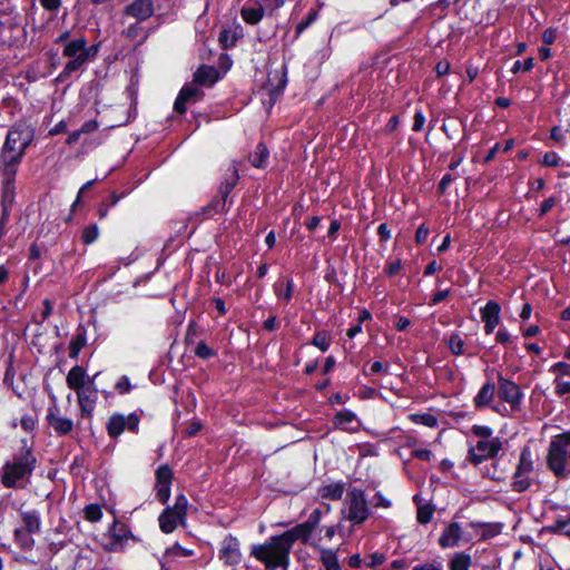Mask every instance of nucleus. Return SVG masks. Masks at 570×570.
<instances>
[{
	"label": "nucleus",
	"mask_w": 570,
	"mask_h": 570,
	"mask_svg": "<svg viewBox=\"0 0 570 570\" xmlns=\"http://www.w3.org/2000/svg\"><path fill=\"white\" fill-rule=\"evenodd\" d=\"M295 541L297 539L287 530L279 535L272 537L263 544L253 546L250 554L263 562L267 569L287 568L289 552Z\"/></svg>",
	"instance_id": "nucleus-1"
},
{
	"label": "nucleus",
	"mask_w": 570,
	"mask_h": 570,
	"mask_svg": "<svg viewBox=\"0 0 570 570\" xmlns=\"http://www.w3.org/2000/svg\"><path fill=\"white\" fill-rule=\"evenodd\" d=\"M36 458L29 449H22L12 461L2 466L1 481L7 488L20 487L27 481L36 468Z\"/></svg>",
	"instance_id": "nucleus-2"
},
{
	"label": "nucleus",
	"mask_w": 570,
	"mask_h": 570,
	"mask_svg": "<svg viewBox=\"0 0 570 570\" xmlns=\"http://www.w3.org/2000/svg\"><path fill=\"white\" fill-rule=\"evenodd\" d=\"M547 465L557 478L566 479L570 475V430L550 441Z\"/></svg>",
	"instance_id": "nucleus-3"
},
{
	"label": "nucleus",
	"mask_w": 570,
	"mask_h": 570,
	"mask_svg": "<svg viewBox=\"0 0 570 570\" xmlns=\"http://www.w3.org/2000/svg\"><path fill=\"white\" fill-rule=\"evenodd\" d=\"M96 52L97 49L95 47H88L83 38L68 41L63 47L62 55L69 58V61L66 63L61 76L68 77L79 70Z\"/></svg>",
	"instance_id": "nucleus-4"
},
{
	"label": "nucleus",
	"mask_w": 570,
	"mask_h": 570,
	"mask_svg": "<svg viewBox=\"0 0 570 570\" xmlns=\"http://www.w3.org/2000/svg\"><path fill=\"white\" fill-rule=\"evenodd\" d=\"M342 515L353 525L363 524L371 514V508L363 490L351 489L344 499Z\"/></svg>",
	"instance_id": "nucleus-5"
},
{
	"label": "nucleus",
	"mask_w": 570,
	"mask_h": 570,
	"mask_svg": "<svg viewBox=\"0 0 570 570\" xmlns=\"http://www.w3.org/2000/svg\"><path fill=\"white\" fill-rule=\"evenodd\" d=\"M188 500L184 494L175 498L174 505L167 507L158 517L159 528L164 533H171L178 525H186Z\"/></svg>",
	"instance_id": "nucleus-6"
},
{
	"label": "nucleus",
	"mask_w": 570,
	"mask_h": 570,
	"mask_svg": "<svg viewBox=\"0 0 570 570\" xmlns=\"http://www.w3.org/2000/svg\"><path fill=\"white\" fill-rule=\"evenodd\" d=\"M32 138L33 134L29 127L21 125L14 126L8 131L1 149L23 157Z\"/></svg>",
	"instance_id": "nucleus-7"
},
{
	"label": "nucleus",
	"mask_w": 570,
	"mask_h": 570,
	"mask_svg": "<svg viewBox=\"0 0 570 570\" xmlns=\"http://www.w3.org/2000/svg\"><path fill=\"white\" fill-rule=\"evenodd\" d=\"M500 449L501 442L498 438L482 439L469 449V458L473 463L479 464L497 455Z\"/></svg>",
	"instance_id": "nucleus-8"
},
{
	"label": "nucleus",
	"mask_w": 570,
	"mask_h": 570,
	"mask_svg": "<svg viewBox=\"0 0 570 570\" xmlns=\"http://www.w3.org/2000/svg\"><path fill=\"white\" fill-rule=\"evenodd\" d=\"M498 393L503 402H507L512 410H520L523 393L520 386L511 380L498 376Z\"/></svg>",
	"instance_id": "nucleus-9"
},
{
	"label": "nucleus",
	"mask_w": 570,
	"mask_h": 570,
	"mask_svg": "<svg viewBox=\"0 0 570 570\" xmlns=\"http://www.w3.org/2000/svg\"><path fill=\"white\" fill-rule=\"evenodd\" d=\"M139 424V417L137 414L131 413L129 415L124 414H112L107 423V432L109 436L117 438L126 429L132 432H137Z\"/></svg>",
	"instance_id": "nucleus-10"
},
{
	"label": "nucleus",
	"mask_w": 570,
	"mask_h": 570,
	"mask_svg": "<svg viewBox=\"0 0 570 570\" xmlns=\"http://www.w3.org/2000/svg\"><path fill=\"white\" fill-rule=\"evenodd\" d=\"M76 394L81 416L90 419L98 399V391L94 380H89L87 387L77 391Z\"/></svg>",
	"instance_id": "nucleus-11"
},
{
	"label": "nucleus",
	"mask_w": 570,
	"mask_h": 570,
	"mask_svg": "<svg viewBox=\"0 0 570 570\" xmlns=\"http://www.w3.org/2000/svg\"><path fill=\"white\" fill-rule=\"evenodd\" d=\"M173 480V471L167 465H160L156 470V497L161 503H167L170 498V485Z\"/></svg>",
	"instance_id": "nucleus-12"
},
{
	"label": "nucleus",
	"mask_w": 570,
	"mask_h": 570,
	"mask_svg": "<svg viewBox=\"0 0 570 570\" xmlns=\"http://www.w3.org/2000/svg\"><path fill=\"white\" fill-rule=\"evenodd\" d=\"M322 514L323 512L321 509L313 510L305 522L293 527L292 529H289V531L294 534V537L297 540L304 543L308 542L313 531L317 528V525L321 522Z\"/></svg>",
	"instance_id": "nucleus-13"
},
{
	"label": "nucleus",
	"mask_w": 570,
	"mask_h": 570,
	"mask_svg": "<svg viewBox=\"0 0 570 570\" xmlns=\"http://www.w3.org/2000/svg\"><path fill=\"white\" fill-rule=\"evenodd\" d=\"M219 559L228 566H236L240 562L242 552L236 538L232 535L224 538L219 548Z\"/></svg>",
	"instance_id": "nucleus-14"
},
{
	"label": "nucleus",
	"mask_w": 570,
	"mask_h": 570,
	"mask_svg": "<svg viewBox=\"0 0 570 570\" xmlns=\"http://www.w3.org/2000/svg\"><path fill=\"white\" fill-rule=\"evenodd\" d=\"M500 305L494 301H489L481 309V320L484 323V331L491 334L500 323Z\"/></svg>",
	"instance_id": "nucleus-15"
},
{
	"label": "nucleus",
	"mask_w": 570,
	"mask_h": 570,
	"mask_svg": "<svg viewBox=\"0 0 570 570\" xmlns=\"http://www.w3.org/2000/svg\"><path fill=\"white\" fill-rule=\"evenodd\" d=\"M47 421L58 435H66L72 431V420L61 416L59 409L55 405L48 409Z\"/></svg>",
	"instance_id": "nucleus-16"
},
{
	"label": "nucleus",
	"mask_w": 570,
	"mask_h": 570,
	"mask_svg": "<svg viewBox=\"0 0 570 570\" xmlns=\"http://www.w3.org/2000/svg\"><path fill=\"white\" fill-rule=\"evenodd\" d=\"M124 13L137 20H146L154 13V2L153 0H135L125 8Z\"/></svg>",
	"instance_id": "nucleus-17"
},
{
	"label": "nucleus",
	"mask_w": 570,
	"mask_h": 570,
	"mask_svg": "<svg viewBox=\"0 0 570 570\" xmlns=\"http://www.w3.org/2000/svg\"><path fill=\"white\" fill-rule=\"evenodd\" d=\"M14 177L16 176H2V185H1V204L3 208V214L0 220V227L4 224L8 216V208L13 203L16 187H14Z\"/></svg>",
	"instance_id": "nucleus-18"
},
{
	"label": "nucleus",
	"mask_w": 570,
	"mask_h": 570,
	"mask_svg": "<svg viewBox=\"0 0 570 570\" xmlns=\"http://www.w3.org/2000/svg\"><path fill=\"white\" fill-rule=\"evenodd\" d=\"M110 541L107 549L110 551H119L124 548V542L129 538V530L126 524L114 522L109 529Z\"/></svg>",
	"instance_id": "nucleus-19"
},
{
	"label": "nucleus",
	"mask_w": 570,
	"mask_h": 570,
	"mask_svg": "<svg viewBox=\"0 0 570 570\" xmlns=\"http://www.w3.org/2000/svg\"><path fill=\"white\" fill-rule=\"evenodd\" d=\"M22 157L13 153L0 150V175L1 176H16L18 167Z\"/></svg>",
	"instance_id": "nucleus-20"
},
{
	"label": "nucleus",
	"mask_w": 570,
	"mask_h": 570,
	"mask_svg": "<svg viewBox=\"0 0 570 570\" xmlns=\"http://www.w3.org/2000/svg\"><path fill=\"white\" fill-rule=\"evenodd\" d=\"M87 374L83 367L81 366H73L70 368V371L67 374L66 383L67 386L75 392L80 391L88 385Z\"/></svg>",
	"instance_id": "nucleus-21"
},
{
	"label": "nucleus",
	"mask_w": 570,
	"mask_h": 570,
	"mask_svg": "<svg viewBox=\"0 0 570 570\" xmlns=\"http://www.w3.org/2000/svg\"><path fill=\"white\" fill-rule=\"evenodd\" d=\"M495 395V385L494 383L487 382L484 383L476 395L473 399V405L476 410H483L489 407Z\"/></svg>",
	"instance_id": "nucleus-22"
},
{
	"label": "nucleus",
	"mask_w": 570,
	"mask_h": 570,
	"mask_svg": "<svg viewBox=\"0 0 570 570\" xmlns=\"http://www.w3.org/2000/svg\"><path fill=\"white\" fill-rule=\"evenodd\" d=\"M200 96V90L196 87L185 86L181 88L178 97L175 100L174 108L177 112L183 114L186 111V102L196 101Z\"/></svg>",
	"instance_id": "nucleus-23"
},
{
	"label": "nucleus",
	"mask_w": 570,
	"mask_h": 570,
	"mask_svg": "<svg viewBox=\"0 0 570 570\" xmlns=\"http://www.w3.org/2000/svg\"><path fill=\"white\" fill-rule=\"evenodd\" d=\"M461 527L456 522L450 523L441 534L439 543L442 548L455 547L461 539Z\"/></svg>",
	"instance_id": "nucleus-24"
},
{
	"label": "nucleus",
	"mask_w": 570,
	"mask_h": 570,
	"mask_svg": "<svg viewBox=\"0 0 570 570\" xmlns=\"http://www.w3.org/2000/svg\"><path fill=\"white\" fill-rule=\"evenodd\" d=\"M355 422L356 415L348 410L337 412L334 417L335 428L347 432H355L357 430V426L354 425Z\"/></svg>",
	"instance_id": "nucleus-25"
},
{
	"label": "nucleus",
	"mask_w": 570,
	"mask_h": 570,
	"mask_svg": "<svg viewBox=\"0 0 570 570\" xmlns=\"http://www.w3.org/2000/svg\"><path fill=\"white\" fill-rule=\"evenodd\" d=\"M218 80V72L214 67L202 66L194 73V81L203 86H212Z\"/></svg>",
	"instance_id": "nucleus-26"
},
{
	"label": "nucleus",
	"mask_w": 570,
	"mask_h": 570,
	"mask_svg": "<svg viewBox=\"0 0 570 570\" xmlns=\"http://www.w3.org/2000/svg\"><path fill=\"white\" fill-rule=\"evenodd\" d=\"M345 491L343 482H334L320 488L318 493L324 499L340 500Z\"/></svg>",
	"instance_id": "nucleus-27"
},
{
	"label": "nucleus",
	"mask_w": 570,
	"mask_h": 570,
	"mask_svg": "<svg viewBox=\"0 0 570 570\" xmlns=\"http://www.w3.org/2000/svg\"><path fill=\"white\" fill-rule=\"evenodd\" d=\"M23 527L21 529L29 532H38L40 530V515L35 510L21 511Z\"/></svg>",
	"instance_id": "nucleus-28"
},
{
	"label": "nucleus",
	"mask_w": 570,
	"mask_h": 570,
	"mask_svg": "<svg viewBox=\"0 0 570 570\" xmlns=\"http://www.w3.org/2000/svg\"><path fill=\"white\" fill-rule=\"evenodd\" d=\"M320 559L325 570H341V566L334 550L321 549Z\"/></svg>",
	"instance_id": "nucleus-29"
},
{
	"label": "nucleus",
	"mask_w": 570,
	"mask_h": 570,
	"mask_svg": "<svg viewBox=\"0 0 570 570\" xmlns=\"http://www.w3.org/2000/svg\"><path fill=\"white\" fill-rule=\"evenodd\" d=\"M240 17L246 23L257 24L264 17L263 7H243L240 10Z\"/></svg>",
	"instance_id": "nucleus-30"
},
{
	"label": "nucleus",
	"mask_w": 570,
	"mask_h": 570,
	"mask_svg": "<svg viewBox=\"0 0 570 570\" xmlns=\"http://www.w3.org/2000/svg\"><path fill=\"white\" fill-rule=\"evenodd\" d=\"M533 471V461L531 459V452L529 449H523L520 454L519 463L515 472L520 475H530Z\"/></svg>",
	"instance_id": "nucleus-31"
},
{
	"label": "nucleus",
	"mask_w": 570,
	"mask_h": 570,
	"mask_svg": "<svg viewBox=\"0 0 570 570\" xmlns=\"http://www.w3.org/2000/svg\"><path fill=\"white\" fill-rule=\"evenodd\" d=\"M267 147L259 142L257 144L254 154L250 156V163L256 168H265L268 159Z\"/></svg>",
	"instance_id": "nucleus-32"
},
{
	"label": "nucleus",
	"mask_w": 570,
	"mask_h": 570,
	"mask_svg": "<svg viewBox=\"0 0 570 570\" xmlns=\"http://www.w3.org/2000/svg\"><path fill=\"white\" fill-rule=\"evenodd\" d=\"M194 556V551L181 547L179 543H175L165 551V558L168 561H176L180 558H188Z\"/></svg>",
	"instance_id": "nucleus-33"
},
{
	"label": "nucleus",
	"mask_w": 570,
	"mask_h": 570,
	"mask_svg": "<svg viewBox=\"0 0 570 570\" xmlns=\"http://www.w3.org/2000/svg\"><path fill=\"white\" fill-rule=\"evenodd\" d=\"M386 560V556L383 552H372L364 556V568L376 570Z\"/></svg>",
	"instance_id": "nucleus-34"
},
{
	"label": "nucleus",
	"mask_w": 570,
	"mask_h": 570,
	"mask_svg": "<svg viewBox=\"0 0 570 570\" xmlns=\"http://www.w3.org/2000/svg\"><path fill=\"white\" fill-rule=\"evenodd\" d=\"M294 292V282L288 278L285 284L277 283L275 284V293L278 298L289 302L292 299Z\"/></svg>",
	"instance_id": "nucleus-35"
},
{
	"label": "nucleus",
	"mask_w": 570,
	"mask_h": 570,
	"mask_svg": "<svg viewBox=\"0 0 570 570\" xmlns=\"http://www.w3.org/2000/svg\"><path fill=\"white\" fill-rule=\"evenodd\" d=\"M471 564V557L465 553H455L450 561V570H468Z\"/></svg>",
	"instance_id": "nucleus-36"
},
{
	"label": "nucleus",
	"mask_w": 570,
	"mask_h": 570,
	"mask_svg": "<svg viewBox=\"0 0 570 570\" xmlns=\"http://www.w3.org/2000/svg\"><path fill=\"white\" fill-rule=\"evenodd\" d=\"M448 346L454 355H462L464 352V341L458 333H452L449 336Z\"/></svg>",
	"instance_id": "nucleus-37"
},
{
	"label": "nucleus",
	"mask_w": 570,
	"mask_h": 570,
	"mask_svg": "<svg viewBox=\"0 0 570 570\" xmlns=\"http://www.w3.org/2000/svg\"><path fill=\"white\" fill-rule=\"evenodd\" d=\"M411 421L416 424H422L429 428H436L438 426V419L430 413H423V414H412L410 416Z\"/></svg>",
	"instance_id": "nucleus-38"
},
{
	"label": "nucleus",
	"mask_w": 570,
	"mask_h": 570,
	"mask_svg": "<svg viewBox=\"0 0 570 570\" xmlns=\"http://www.w3.org/2000/svg\"><path fill=\"white\" fill-rule=\"evenodd\" d=\"M33 532H29L23 529H17L16 530V540L19 543V546L23 549H30L33 546Z\"/></svg>",
	"instance_id": "nucleus-39"
},
{
	"label": "nucleus",
	"mask_w": 570,
	"mask_h": 570,
	"mask_svg": "<svg viewBox=\"0 0 570 570\" xmlns=\"http://www.w3.org/2000/svg\"><path fill=\"white\" fill-rule=\"evenodd\" d=\"M312 344L322 352H326L331 345V337L326 332H317L312 340Z\"/></svg>",
	"instance_id": "nucleus-40"
},
{
	"label": "nucleus",
	"mask_w": 570,
	"mask_h": 570,
	"mask_svg": "<svg viewBox=\"0 0 570 570\" xmlns=\"http://www.w3.org/2000/svg\"><path fill=\"white\" fill-rule=\"evenodd\" d=\"M237 179H238V173H237V168L234 166L233 170H232L230 178L227 179L226 181L222 183L220 188H219V191L223 195L224 200L226 199L228 194L232 191V189L235 187Z\"/></svg>",
	"instance_id": "nucleus-41"
},
{
	"label": "nucleus",
	"mask_w": 570,
	"mask_h": 570,
	"mask_svg": "<svg viewBox=\"0 0 570 570\" xmlns=\"http://www.w3.org/2000/svg\"><path fill=\"white\" fill-rule=\"evenodd\" d=\"M531 485V481L529 475H520L518 472H514L513 474V483L512 489L517 492H523L529 489Z\"/></svg>",
	"instance_id": "nucleus-42"
},
{
	"label": "nucleus",
	"mask_w": 570,
	"mask_h": 570,
	"mask_svg": "<svg viewBox=\"0 0 570 570\" xmlns=\"http://www.w3.org/2000/svg\"><path fill=\"white\" fill-rule=\"evenodd\" d=\"M85 518L88 521L97 522L101 519L102 512L99 505L97 504H90L85 508L83 510Z\"/></svg>",
	"instance_id": "nucleus-43"
},
{
	"label": "nucleus",
	"mask_w": 570,
	"mask_h": 570,
	"mask_svg": "<svg viewBox=\"0 0 570 570\" xmlns=\"http://www.w3.org/2000/svg\"><path fill=\"white\" fill-rule=\"evenodd\" d=\"M99 236V229L96 225H89L85 227L82 232V240L86 244L94 243Z\"/></svg>",
	"instance_id": "nucleus-44"
},
{
	"label": "nucleus",
	"mask_w": 570,
	"mask_h": 570,
	"mask_svg": "<svg viewBox=\"0 0 570 570\" xmlns=\"http://www.w3.org/2000/svg\"><path fill=\"white\" fill-rule=\"evenodd\" d=\"M83 345L85 338L82 336L79 335L72 340L69 345L70 357L76 358Z\"/></svg>",
	"instance_id": "nucleus-45"
},
{
	"label": "nucleus",
	"mask_w": 570,
	"mask_h": 570,
	"mask_svg": "<svg viewBox=\"0 0 570 570\" xmlns=\"http://www.w3.org/2000/svg\"><path fill=\"white\" fill-rule=\"evenodd\" d=\"M471 431L475 436L480 438V440L490 439L493 433L492 429L487 425H473Z\"/></svg>",
	"instance_id": "nucleus-46"
},
{
	"label": "nucleus",
	"mask_w": 570,
	"mask_h": 570,
	"mask_svg": "<svg viewBox=\"0 0 570 570\" xmlns=\"http://www.w3.org/2000/svg\"><path fill=\"white\" fill-rule=\"evenodd\" d=\"M556 394L558 396H563L566 394H570V382L560 380L559 376L554 380Z\"/></svg>",
	"instance_id": "nucleus-47"
},
{
	"label": "nucleus",
	"mask_w": 570,
	"mask_h": 570,
	"mask_svg": "<svg viewBox=\"0 0 570 570\" xmlns=\"http://www.w3.org/2000/svg\"><path fill=\"white\" fill-rule=\"evenodd\" d=\"M550 372L562 376H570V364L566 362H558L550 367Z\"/></svg>",
	"instance_id": "nucleus-48"
},
{
	"label": "nucleus",
	"mask_w": 570,
	"mask_h": 570,
	"mask_svg": "<svg viewBox=\"0 0 570 570\" xmlns=\"http://www.w3.org/2000/svg\"><path fill=\"white\" fill-rule=\"evenodd\" d=\"M433 511L429 507H420L417 509V521L422 524H426L432 519Z\"/></svg>",
	"instance_id": "nucleus-49"
},
{
	"label": "nucleus",
	"mask_w": 570,
	"mask_h": 570,
	"mask_svg": "<svg viewBox=\"0 0 570 570\" xmlns=\"http://www.w3.org/2000/svg\"><path fill=\"white\" fill-rule=\"evenodd\" d=\"M195 354L200 358H209L214 355L213 350L204 342L198 343Z\"/></svg>",
	"instance_id": "nucleus-50"
},
{
	"label": "nucleus",
	"mask_w": 570,
	"mask_h": 570,
	"mask_svg": "<svg viewBox=\"0 0 570 570\" xmlns=\"http://www.w3.org/2000/svg\"><path fill=\"white\" fill-rule=\"evenodd\" d=\"M392 502L390 499L385 498L381 492H377L374 497V507L376 508H390Z\"/></svg>",
	"instance_id": "nucleus-51"
},
{
	"label": "nucleus",
	"mask_w": 570,
	"mask_h": 570,
	"mask_svg": "<svg viewBox=\"0 0 570 570\" xmlns=\"http://www.w3.org/2000/svg\"><path fill=\"white\" fill-rule=\"evenodd\" d=\"M558 203V198L557 197H550L548 199H546L542 204H541V207H540V216H544L551 208H553Z\"/></svg>",
	"instance_id": "nucleus-52"
},
{
	"label": "nucleus",
	"mask_w": 570,
	"mask_h": 570,
	"mask_svg": "<svg viewBox=\"0 0 570 570\" xmlns=\"http://www.w3.org/2000/svg\"><path fill=\"white\" fill-rule=\"evenodd\" d=\"M560 158L553 151L547 153L542 158V164L546 166H558Z\"/></svg>",
	"instance_id": "nucleus-53"
},
{
	"label": "nucleus",
	"mask_w": 570,
	"mask_h": 570,
	"mask_svg": "<svg viewBox=\"0 0 570 570\" xmlns=\"http://www.w3.org/2000/svg\"><path fill=\"white\" fill-rule=\"evenodd\" d=\"M533 68V58H528L523 63L520 61H515L514 66L512 68L513 72H517L518 70L522 69L523 71H529Z\"/></svg>",
	"instance_id": "nucleus-54"
},
{
	"label": "nucleus",
	"mask_w": 570,
	"mask_h": 570,
	"mask_svg": "<svg viewBox=\"0 0 570 570\" xmlns=\"http://www.w3.org/2000/svg\"><path fill=\"white\" fill-rule=\"evenodd\" d=\"M130 387V382L127 376H122L116 384V390L121 394L128 393Z\"/></svg>",
	"instance_id": "nucleus-55"
},
{
	"label": "nucleus",
	"mask_w": 570,
	"mask_h": 570,
	"mask_svg": "<svg viewBox=\"0 0 570 570\" xmlns=\"http://www.w3.org/2000/svg\"><path fill=\"white\" fill-rule=\"evenodd\" d=\"M20 425L24 431H32L36 426V421L31 415H23Z\"/></svg>",
	"instance_id": "nucleus-56"
},
{
	"label": "nucleus",
	"mask_w": 570,
	"mask_h": 570,
	"mask_svg": "<svg viewBox=\"0 0 570 570\" xmlns=\"http://www.w3.org/2000/svg\"><path fill=\"white\" fill-rule=\"evenodd\" d=\"M429 236V228L425 225H421L415 233V239L419 244L426 242Z\"/></svg>",
	"instance_id": "nucleus-57"
},
{
	"label": "nucleus",
	"mask_w": 570,
	"mask_h": 570,
	"mask_svg": "<svg viewBox=\"0 0 570 570\" xmlns=\"http://www.w3.org/2000/svg\"><path fill=\"white\" fill-rule=\"evenodd\" d=\"M424 124H425L424 115L421 111H416L414 115V121H413L412 129L414 131H420V130H422Z\"/></svg>",
	"instance_id": "nucleus-58"
},
{
	"label": "nucleus",
	"mask_w": 570,
	"mask_h": 570,
	"mask_svg": "<svg viewBox=\"0 0 570 570\" xmlns=\"http://www.w3.org/2000/svg\"><path fill=\"white\" fill-rule=\"evenodd\" d=\"M401 267H402L401 261L396 259V261L390 262L386 265V273L389 276H393L400 272Z\"/></svg>",
	"instance_id": "nucleus-59"
},
{
	"label": "nucleus",
	"mask_w": 570,
	"mask_h": 570,
	"mask_svg": "<svg viewBox=\"0 0 570 570\" xmlns=\"http://www.w3.org/2000/svg\"><path fill=\"white\" fill-rule=\"evenodd\" d=\"M315 13H311L305 20L301 21L296 27V33H302L315 20Z\"/></svg>",
	"instance_id": "nucleus-60"
},
{
	"label": "nucleus",
	"mask_w": 570,
	"mask_h": 570,
	"mask_svg": "<svg viewBox=\"0 0 570 570\" xmlns=\"http://www.w3.org/2000/svg\"><path fill=\"white\" fill-rule=\"evenodd\" d=\"M413 456L423 460V461H430L432 453L428 449H417L412 452Z\"/></svg>",
	"instance_id": "nucleus-61"
},
{
	"label": "nucleus",
	"mask_w": 570,
	"mask_h": 570,
	"mask_svg": "<svg viewBox=\"0 0 570 570\" xmlns=\"http://www.w3.org/2000/svg\"><path fill=\"white\" fill-rule=\"evenodd\" d=\"M413 570H443V568L440 562H430L415 566Z\"/></svg>",
	"instance_id": "nucleus-62"
},
{
	"label": "nucleus",
	"mask_w": 570,
	"mask_h": 570,
	"mask_svg": "<svg viewBox=\"0 0 570 570\" xmlns=\"http://www.w3.org/2000/svg\"><path fill=\"white\" fill-rule=\"evenodd\" d=\"M348 564L353 568H364V557L353 554L348 559Z\"/></svg>",
	"instance_id": "nucleus-63"
},
{
	"label": "nucleus",
	"mask_w": 570,
	"mask_h": 570,
	"mask_svg": "<svg viewBox=\"0 0 570 570\" xmlns=\"http://www.w3.org/2000/svg\"><path fill=\"white\" fill-rule=\"evenodd\" d=\"M557 39L556 31L552 29H547L542 35V40L546 45H552Z\"/></svg>",
	"instance_id": "nucleus-64"
}]
</instances>
